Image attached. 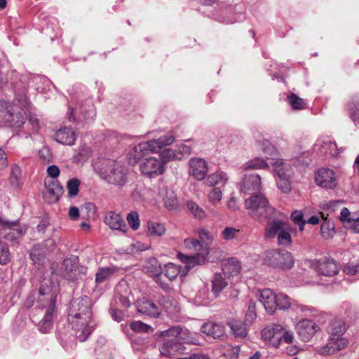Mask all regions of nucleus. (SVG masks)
<instances>
[{"label": "nucleus", "instance_id": "obj_1", "mask_svg": "<svg viewBox=\"0 0 359 359\" xmlns=\"http://www.w3.org/2000/svg\"><path fill=\"white\" fill-rule=\"evenodd\" d=\"M92 317V302L88 297L83 296L72 302L68 319L80 341H86L94 329L95 324Z\"/></svg>", "mask_w": 359, "mask_h": 359}, {"label": "nucleus", "instance_id": "obj_2", "mask_svg": "<svg viewBox=\"0 0 359 359\" xmlns=\"http://www.w3.org/2000/svg\"><path fill=\"white\" fill-rule=\"evenodd\" d=\"M95 170L108 184L118 189L123 188L128 182V169L120 162L106 159L95 166Z\"/></svg>", "mask_w": 359, "mask_h": 359}, {"label": "nucleus", "instance_id": "obj_3", "mask_svg": "<svg viewBox=\"0 0 359 359\" xmlns=\"http://www.w3.org/2000/svg\"><path fill=\"white\" fill-rule=\"evenodd\" d=\"M166 339L160 348L162 355L172 356L178 353H183L185 347L181 341L197 344L198 342L191 337V332L180 327H174L166 331Z\"/></svg>", "mask_w": 359, "mask_h": 359}, {"label": "nucleus", "instance_id": "obj_4", "mask_svg": "<svg viewBox=\"0 0 359 359\" xmlns=\"http://www.w3.org/2000/svg\"><path fill=\"white\" fill-rule=\"evenodd\" d=\"M27 230V226L20 224L18 220L11 221L0 216V238L9 241L12 245H19Z\"/></svg>", "mask_w": 359, "mask_h": 359}, {"label": "nucleus", "instance_id": "obj_5", "mask_svg": "<svg viewBox=\"0 0 359 359\" xmlns=\"http://www.w3.org/2000/svg\"><path fill=\"white\" fill-rule=\"evenodd\" d=\"M245 208L250 210V216L256 220L270 217L275 212L274 208L262 194L253 195L246 199Z\"/></svg>", "mask_w": 359, "mask_h": 359}, {"label": "nucleus", "instance_id": "obj_6", "mask_svg": "<svg viewBox=\"0 0 359 359\" xmlns=\"http://www.w3.org/2000/svg\"><path fill=\"white\" fill-rule=\"evenodd\" d=\"M263 151L266 155V159L271 161L270 163L274 168L276 177H280V175H283L284 177L292 176L291 166L288 163L283 162L282 159L278 158V151L272 144L266 142Z\"/></svg>", "mask_w": 359, "mask_h": 359}, {"label": "nucleus", "instance_id": "obj_7", "mask_svg": "<svg viewBox=\"0 0 359 359\" xmlns=\"http://www.w3.org/2000/svg\"><path fill=\"white\" fill-rule=\"evenodd\" d=\"M264 260L269 266L282 269H290L294 264L292 255L287 251L269 250Z\"/></svg>", "mask_w": 359, "mask_h": 359}, {"label": "nucleus", "instance_id": "obj_8", "mask_svg": "<svg viewBox=\"0 0 359 359\" xmlns=\"http://www.w3.org/2000/svg\"><path fill=\"white\" fill-rule=\"evenodd\" d=\"M86 268L79 265L78 257L71 256L64 259L61 274L66 279L75 281L86 274Z\"/></svg>", "mask_w": 359, "mask_h": 359}, {"label": "nucleus", "instance_id": "obj_9", "mask_svg": "<svg viewBox=\"0 0 359 359\" xmlns=\"http://www.w3.org/2000/svg\"><path fill=\"white\" fill-rule=\"evenodd\" d=\"M0 108H4L7 110L4 114V119L9 123L11 126L20 128L25 123V116L22 111L19 107L11 104L9 102L2 100L0 102Z\"/></svg>", "mask_w": 359, "mask_h": 359}, {"label": "nucleus", "instance_id": "obj_10", "mask_svg": "<svg viewBox=\"0 0 359 359\" xmlns=\"http://www.w3.org/2000/svg\"><path fill=\"white\" fill-rule=\"evenodd\" d=\"M140 170L142 175L153 178L163 174L165 167L157 158L149 157L142 161L140 164Z\"/></svg>", "mask_w": 359, "mask_h": 359}, {"label": "nucleus", "instance_id": "obj_11", "mask_svg": "<svg viewBox=\"0 0 359 359\" xmlns=\"http://www.w3.org/2000/svg\"><path fill=\"white\" fill-rule=\"evenodd\" d=\"M188 166L189 175L196 180H203L208 174V164L203 158L193 157L189 159Z\"/></svg>", "mask_w": 359, "mask_h": 359}, {"label": "nucleus", "instance_id": "obj_12", "mask_svg": "<svg viewBox=\"0 0 359 359\" xmlns=\"http://www.w3.org/2000/svg\"><path fill=\"white\" fill-rule=\"evenodd\" d=\"M143 271L149 276L153 277L156 283H158L163 290H169L170 287L168 283H166L161 280V274L163 269L155 258L149 259L143 266Z\"/></svg>", "mask_w": 359, "mask_h": 359}, {"label": "nucleus", "instance_id": "obj_13", "mask_svg": "<svg viewBox=\"0 0 359 359\" xmlns=\"http://www.w3.org/2000/svg\"><path fill=\"white\" fill-rule=\"evenodd\" d=\"M54 246L55 241L51 238L34 245L29 254L30 259L34 264H42L46 255L53 250Z\"/></svg>", "mask_w": 359, "mask_h": 359}, {"label": "nucleus", "instance_id": "obj_14", "mask_svg": "<svg viewBox=\"0 0 359 359\" xmlns=\"http://www.w3.org/2000/svg\"><path fill=\"white\" fill-rule=\"evenodd\" d=\"M54 246L55 241L51 238L34 245L29 254L30 259L34 264H42L46 255L53 250Z\"/></svg>", "mask_w": 359, "mask_h": 359}, {"label": "nucleus", "instance_id": "obj_15", "mask_svg": "<svg viewBox=\"0 0 359 359\" xmlns=\"http://www.w3.org/2000/svg\"><path fill=\"white\" fill-rule=\"evenodd\" d=\"M42 309H45L44 316L41 322L39 330L43 333L49 332L52 327V320L55 310V297L51 296L42 304Z\"/></svg>", "mask_w": 359, "mask_h": 359}, {"label": "nucleus", "instance_id": "obj_16", "mask_svg": "<svg viewBox=\"0 0 359 359\" xmlns=\"http://www.w3.org/2000/svg\"><path fill=\"white\" fill-rule=\"evenodd\" d=\"M319 330V326L309 319H303L296 325L297 332L304 341H309Z\"/></svg>", "mask_w": 359, "mask_h": 359}, {"label": "nucleus", "instance_id": "obj_17", "mask_svg": "<svg viewBox=\"0 0 359 359\" xmlns=\"http://www.w3.org/2000/svg\"><path fill=\"white\" fill-rule=\"evenodd\" d=\"M104 222L111 230L118 231L123 233H126L128 230L121 214L114 211H108L105 213Z\"/></svg>", "mask_w": 359, "mask_h": 359}, {"label": "nucleus", "instance_id": "obj_18", "mask_svg": "<svg viewBox=\"0 0 359 359\" xmlns=\"http://www.w3.org/2000/svg\"><path fill=\"white\" fill-rule=\"evenodd\" d=\"M177 257L181 262L185 264V269L187 271L196 266L204 265L208 262L206 250L202 253H196L192 256H187L178 252Z\"/></svg>", "mask_w": 359, "mask_h": 359}, {"label": "nucleus", "instance_id": "obj_19", "mask_svg": "<svg viewBox=\"0 0 359 359\" xmlns=\"http://www.w3.org/2000/svg\"><path fill=\"white\" fill-rule=\"evenodd\" d=\"M317 184L325 189H334L337 186L335 174L329 168H321L316 176Z\"/></svg>", "mask_w": 359, "mask_h": 359}, {"label": "nucleus", "instance_id": "obj_20", "mask_svg": "<svg viewBox=\"0 0 359 359\" xmlns=\"http://www.w3.org/2000/svg\"><path fill=\"white\" fill-rule=\"evenodd\" d=\"M316 271L325 276H333L338 273L339 266L337 262L332 259H325L317 261L314 264Z\"/></svg>", "mask_w": 359, "mask_h": 359}, {"label": "nucleus", "instance_id": "obj_21", "mask_svg": "<svg viewBox=\"0 0 359 359\" xmlns=\"http://www.w3.org/2000/svg\"><path fill=\"white\" fill-rule=\"evenodd\" d=\"M261 189V177L257 174L245 175L240 184L242 192L252 194Z\"/></svg>", "mask_w": 359, "mask_h": 359}, {"label": "nucleus", "instance_id": "obj_22", "mask_svg": "<svg viewBox=\"0 0 359 359\" xmlns=\"http://www.w3.org/2000/svg\"><path fill=\"white\" fill-rule=\"evenodd\" d=\"M277 294L270 289H264L259 292V299L266 312L273 314L277 309Z\"/></svg>", "mask_w": 359, "mask_h": 359}, {"label": "nucleus", "instance_id": "obj_23", "mask_svg": "<svg viewBox=\"0 0 359 359\" xmlns=\"http://www.w3.org/2000/svg\"><path fill=\"white\" fill-rule=\"evenodd\" d=\"M283 330V325L280 323H271L266 326L262 331V339L268 342L273 347V342L276 339H278V337L281 334Z\"/></svg>", "mask_w": 359, "mask_h": 359}, {"label": "nucleus", "instance_id": "obj_24", "mask_svg": "<svg viewBox=\"0 0 359 359\" xmlns=\"http://www.w3.org/2000/svg\"><path fill=\"white\" fill-rule=\"evenodd\" d=\"M53 138L60 144L71 146L74 144L76 135L72 128L62 127L54 133Z\"/></svg>", "mask_w": 359, "mask_h": 359}, {"label": "nucleus", "instance_id": "obj_25", "mask_svg": "<svg viewBox=\"0 0 359 359\" xmlns=\"http://www.w3.org/2000/svg\"><path fill=\"white\" fill-rule=\"evenodd\" d=\"M137 308L139 313L151 317H158L160 313L157 306L154 302L144 299L137 302Z\"/></svg>", "mask_w": 359, "mask_h": 359}, {"label": "nucleus", "instance_id": "obj_26", "mask_svg": "<svg viewBox=\"0 0 359 359\" xmlns=\"http://www.w3.org/2000/svg\"><path fill=\"white\" fill-rule=\"evenodd\" d=\"M286 224L285 222L280 219H273L269 222L265 228V237L269 239L277 237Z\"/></svg>", "mask_w": 359, "mask_h": 359}, {"label": "nucleus", "instance_id": "obj_27", "mask_svg": "<svg viewBox=\"0 0 359 359\" xmlns=\"http://www.w3.org/2000/svg\"><path fill=\"white\" fill-rule=\"evenodd\" d=\"M346 345L347 340L342 337L334 339L330 338V341L321 349L320 353L322 354H333L344 348Z\"/></svg>", "mask_w": 359, "mask_h": 359}, {"label": "nucleus", "instance_id": "obj_28", "mask_svg": "<svg viewBox=\"0 0 359 359\" xmlns=\"http://www.w3.org/2000/svg\"><path fill=\"white\" fill-rule=\"evenodd\" d=\"M201 332L214 339H220L225 334L224 327L214 323H204L201 327Z\"/></svg>", "mask_w": 359, "mask_h": 359}, {"label": "nucleus", "instance_id": "obj_29", "mask_svg": "<svg viewBox=\"0 0 359 359\" xmlns=\"http://www.w3.org/2000/svg\"><path fill=\"white\" fill-rule=\"evenodd\" d=\"M117 269L114 266L99 267L95 273V282L96 285H100L109 280L117 272Z\"/></svg>", "mask_w": 359, "mask_h": 359}, {"label": "nucleus", "instance_id": "obj_30", "mask_svg": "<svg viewBox=\"0 0 359 359\" xmlns=\"http://www.w3.org/2000/svg\"><path fill=\"white\" fill-rule=\"evenodd\" d=\"M150 152L148 145L145 142H141L135 145L129 153V161L131 164L136 163L146 154Z\"/></svg>", "mask_w": 359, "mask_h": 359}, {"label": "nucleus", "instance_id": "obj_31", "mask_svg": "<svg viewBox=\"0 0 359 359\" xmlns=\"http://www.w3.org/2000/svg\"><path fill=\"white\" fill-rule=\"evenodd\" d=\"M63 191L62 187L56 182L50 184L45 193V198L48 203H52L58 201Z\"/></svg>", "mask_w": 359, "mask_h": 359}, {"label": "nucleus", "instance_id": "obj_32", "mask_svg": "<svg viewBox=\"0 0 359 359\" xmlns=\"http://www.w3.org/2000/svg\"><path fill=\"white\" fill-rule=\"evenodd\" d=\"M316 147H319V152L322 154H329L332 156H336L338 154L336 144L329 140H319Z\"/></svg>", "mask_w": 359, "mask_h": 359}, {"label": "nucleus", "instance_id": "obj_33", "mask_svg": "<svg viewBox=\"0 0 359 359\" xmlns=\"http://www.w3.org/2000/svg\"><path fill=\"white\" fill-rule=\"evenodd\" d=\"M241 265L235 258H229L222 264V271L226 276H235L240 272Z\"/></svg>", "mask_w": 359, "mask_h": 359}, {"label": "nucleus", "instance_id": "obj_34", "mask_svg": "<svg viewBox=\"0 0 359 359\" xmlns=\"http://www.w3.org/2000/svg\"><path fill=\"white\" fill-rule=\"evenodd\" d=\"M227 325L236 338L244 339L247 337L248 330L246 325L243 323L237 320H231L228 322Z\"/></svg>", "mask_w": 359, "mask_h": 359}, {"label": "nucleus", "instance_id": "obj_35", "mask_svg": "<svg viewBox=\"0 0 359 359\" xmlns=\"http://www.w3.org/2000/svg\"><path fill=\"white\" fill-rule=\"evenodd\" d=\"M184 244L186 248L196 251V253H202L205 250L207 251V255L210 253V248L207 245L202 244L198 239L188 238L184 241Z\"/></svg>", "mask_w": 359, "mask_h": 359}, {"label": "nucleus", "instance_id": "obj_36", "mask_svg": "<svg viewBox=\"0 0 359 359\" xmlns=\"http://www.w3.org/2000/svg\"><path fill=\"white\" fill-rule=\"evenodd\" d=\"M228 180V177L223 172H216L210 175L207 180L206 184L209 187H217V185H224Z\"/></svg>", "mask_w": 359, "mask_h": 359}, {"label": "nucleus", "instance_id": "obj_37", "mask_svg": "<svg viewBox=\"0 0 359 359\" xmlns=\"http://www.w3.org/2000/svg\"><path fill=\"white\" fill-rule=\"evenodd\" d=\"M294 340V332L289 330L287 326L283 325V330L281 331L280 336L278 337V339H276L273 342V348H279L282 341L287 344H292L293 343Z\"/></svg>", "mask_w": 359, "mask_h": 359}, {"label": "nucleus", "instance_id": "obj_38", "mask_svg": "<svg viewBox=\"0 0 359 359\" xmlns=\"http://www.w3.org/2000/svg\"><path fill=\"white\" fill-rule=\"evenodd\" d=\"M187 207L190 213L196 219H203L206 218L207 213L196 203L189 201L187 202Z\"/></svg>", "mask_w": 359, "mask_h": 359}, {"label": "nucleus", "instance_id": "obj_39", "mask_svg": "<svg viewBox=\"0 0 359 359\" xmlns=\"http://www.w3.org/2000/svg\"><path fill=\"white\" fill-rule=\"evenodd\" d=\"M212 291L214 294L218 295L226 287L227 282L222 277V274L216 273L212 280Z\"/></svg>", "mask_w": 359, "mask_h": 359}, {"label": "nucleus", "instance_id": "obj_40", "mask_svg": "<svg viewBox=\"0 0 359 359\" xmlns=\"http://www.w3.org/2000/svg\"><path fill=\"white\" fill-rule=\"evenodd\" d=\"M223 193L220 187H212L207 194L209 203L213 206L220 204Z\"/></svg>", "mask_w": 359, "mask_h": 359}, {"label": "nucleus", "instance_id": "obj_41", "mask_svg": "<svg viewBox=\"0 0 359 359\" xmlns=\"http://www.w3.org/2000/svg\"><path fill=\"white\" fill-rule=\"evenodd\" d=\"M346 331V327L341 321H334L332 323L329 332L331 335L332 339H338L341 337Z\"/></svg>", "mask_w": 359, "mask_h": 359}, {"label": "nucleus", "instance_id": "obj_42", "mask_svg": "<svg viewBox=\"0 0 359 359\" xmlns=\"http://www.w3.org/2000/svg\"><path fill=\"white\" fill-rule=\"evenodd\" d=\"M148 233L152 236H161L165 233V228L163 224L149 221L147 222Z\"/></svg>", "mask_w": 359, "mask_h": 359}, {"label": "nucleus", "instance_id": "obj_43", "mask_svg": "<svg viewBox=\"0 0 359 359\" xmlns=\"http://www.w3.org/2000/svg\"><path fill=\"white\" fill-rule=\"evenodd\" d=\"M165 206L168 210H175L177 208V199L175 193L172 190H167L163 197Z\"/></svg>", "mask_w": 359, "mask_h": 359}, {"label": "nucleus", "instance_id": "obj_44", "mask_svg": "<svg viewBox=\"0 0 359 359\" xmlns=\"http://www.w3.org/2000/svg\"><path fill=\"white\" fill-rule=\"evenodd\" d=\"M291 228L286 224L279 235L277 236L278 243L280 245L287 246L292 243L290 235Z\"/></svg>", "mask_w": 359, "mask_h": 359}, {"label": "nucleus", "instance_id": "obj_45", "mask_svg": "<svg viewBox=\"0 0 359 359\" xmlns=\"http://www.w3.org/2000/svg\"><path fill=\"white\" fill-rule=\"evenodd\" d=\"M9 102L11 103V104H14L15 107H19L20 111H22L23 109H26L29 106V101L25 92L17 93L15 99L13 100V102Z\"/></svg>", "mask_w": 359, "mask_h": 359}, {"label": "nucleus", "instance_id": "obj_46", "mask_svg": "<svg viewBox=\"0 0 359 359\" xmlns=\"http://www.w3.org/2000/svg\"><path fill=\"white\" fill-rule=\"evenodd\" d=\"M180 273V267L175 264L168 263L165 266V276L170 281L174 280Z\"/></svg>", "mask_w": 359, "mask_h": 359}, {"label": "nucleus", "instance_id": "obj_47", "mask_svg": "<svg viewBox=\"0 0 359 359\" xmlns=\"http://www.w3.org/2000/svg\"><path fill=\"white\" fill-rule=\"evenodd\" d=\"M269 168V164L262 158H255L248 161L245 165V169H266Z\"/></svg>", "mask_w": 359, "mask_h": 359}, {"label": "nucleus", "instance_id": "obj_48", "mask_svg": "<svg viewBox=\"0 0 359 359\" xmlns=\"http://www.w3.org/2000/svg\"><path fill=\"white\" fill-rule=\"evenodd\" d=\"M344 272L348 276H355L359 273V259L346 263L343 269Z\"/></svg>", "mask_w": 359, "mask_h": 359}, {"label": "nucleus", "instance_id": "obj_49", "mask_svg": "<svg viewBox=\"0 0 359 359\" xmlns=\"http://www.w3.org/2000/svg\"><path fill=\"white\" fill-rule=\"evenodd\" d=\"M80 181L76 178H72L67 182V189L69 197H75L79 191Z\"/></svg>", "mask_w": 359, "mask_h": 359}, {"label": "nucleus", "instance_id": "obj_50", "mask_svg": "<svg viewBox=\"0 0 359 359\" xmlns=\"http://www.w3.org/2000/svg\"><path fill=\"white\" fill-rule=\"evenodd\" d=\"M161 159L160 161L163 163V165L169 161L178 160L179 157H177L175 150L172 149H165L162 151L160 155Z\"/></svg>", "mask_w": 359, "mask_h": 359}, {"label": "nucleus", "instance_id": "obj_51", "mask_svg": "<svg viewBox=\"0 0 359 359\" xmlns=\"http://www.w3.org/2000/svg\"><path fill=\"white\" fill-rule=\"evenodd\" d=\"M197 233L198 235V240L201 241V243L207 245V246L209 247V245L214 240L213 234L205 229H200L197 230Z\"/></svg>", "mask_w": 359, "mask_h": 359}, {"label": "nucleus", "instance_id": "obj_52", "mask_svg": "<svg viewBox=\"0 0 359 359\" xmlns=\"http://www.w3.org/2000/svg\"><path fill=\"white\" fill-rule=\"evenodd\" d=\"M11 253L7 243L0 242V264L4 265L11 261Z\"/></svg>", "mask_w": 359, "mask_h": 359}, {"label": "nucleus", "instance_id": "obj_53", "mask_svg": "<svg viewBox=\"0 0 359 359\" xmlns=\"http://www.w3.org/2000/svg\"><path fill=\"white\" fill-rule=\"evenodd\" d=\"M127 222L130 226V228L136 231L139 229L140 225V220L139 217V214L135 211H132L129 212L126 217Z\"/></svg>", "mask_w": 359, "mask_h": 359}, {"label": "nucleus", "instance_id": "obj_54", "mask_svg": "<svg viewBox=\"0 0 359 359\" xmlns=\"http://www.w3.org/2000/svg\"><path fill=\"white\" fill-rule=\"evenodd\" d=\"M293 222L299 226L301 231L304 229L306 222L304 219V214L301 210H294L291 215Z\"/></svg>", "mask_w": 359, "mask_h": 359}, {"label": "nucleus", "instance_id": "obj_55", "mask_svg": "<svg viewBox=\"0 0 359 359\" xmlns=\"http://www.w3.org/2000/svg\"><path fill=\"white\" fill-rule=\"evenodd\" d=\"M349 116L354 121H359V101L357 100H351L348 104Z\"/></svg>", "mask_w": 359, "mask_h": 359}, {"label": "nucleus", "instance_id": "obj_56", "mask_svg": "<svg viewBox=\"0 0 359 359\" xmlns=\"http://www.w3.org/2000/svg\"><path fill=\"white\" fill-rule=\"evenodd\" d=\"M290 177H284L283 175H280V177H276L278 187L284 193H288L291 190Z\"/></svg>", "mask_w": 359, "mask_h": 359}, {"label": "nucleus", "instance_id": "obj_57", "mask_svg": "<svg viewBox=\"0 0 359 359\" xmlns=\"http://www.w3.org/2000/svg\"><path fill=\"white\" fill-rule=\"evenodd\" d=\"M277 309L285 310L291 306L292 302L290 297L284 294H277Z\"/></svg>", "mask_w": 359, "mask_h": 359}, {"label": "nucleus", "instance_id": "obj_58", "mask_svg": "<svg viewBox=\"0 0 359 359\" xmlns=\"http://www.w3.org/2000/svg\"><path fill=\"white\" fill-rule=\"evenodd\" d=\"M130 327L133 331L139 332H149L153 331L151 326L141 321H133L130 323Z\"/></svg>", "mask_w": 359, "mask_h": 359}, {"label": "nucleus", "instance_id": "obj_59", "mask_svg": "<svg viewBox=\"0 0 359 359\" xmlns=\"http://www.w3.org/2000/svg\"><path fill=\"white\" fill-rule=\"evenodd\" d=\"M240 230L234 227H226L221 233L222 238L225 241H231L235 239Z\"/></svg>", "mask_w": 359, "mask_h": 359}, {"label": "nucleus", "instance_id": "obj_60", "mask_svg": "<svg viewBox=\"0 0 359 359\" xmlns=\"http://www.w3.org/2000/svg\"><path fill=\"white\" fill-rule=\"evenodd\" d=\"M175 150L177 157H179L178 160L183 159L184 156L190 155L191 152V147L184 143L177 144Z\"/></svg>", "mask_w": 359, "mask_h": 359}, {"label": "nucleus", "instance_id": "obj_61", "mask_svg": "<svg viewBox=\"0 0 359 359\" xmlns=\"http://www.w3.org/2000/svg\"><path fill=\"white\" fill-rule=\"evenodd\" d=\"M321 233L325 238L332 237L334 233V226L328 221H324L320 227Z\"/></svg>", "mask_w": 359, "mask_h": 359}, {"label": "nucleus", "instance_id": "obj_62", "mask_svg": "<svg viewBox=\"0 0 359 359\" xmlns=\"http://www.w3.org/2000/svg\"><path fill=\"white\" fill-rule=\"evenodd\" d=\"M146 143L148 145L149 150L151 153H158L163 147H165L159 138L147 141Z\"/></svg>", "mask_w": 359, "mask_h": 359}, {"label": "nucleus", "instance_id": "obj_63", "mask_svg": "<svg viewBox=\"0 0 359 359\" xmlns=\"http://www.w3.org/2000/svg\"><path fill=\"white\" fill-rule=\"evenodd\" d=\"M290 104L294 109H301L304 105V100L295 94H291L287 97Z\"/></svg>", "mask_w": 359, "mask_h": 359}, {"label": "nucleus", "instance_id": "obj_64", "mask_svg": "<svg viewBox=\"0 0 359 359\" xmlns=\"http://www.w3.org/2000/svg\"><path fill=\"white\" fill-rule=\"evenodd\" d=\"M161 304L164 307L165 310L168 313H172L175 310V304L177 302L170 297H163L161 300Z\"/></svg>", "mask_w": 359, "mask_h": 359}]
</instances>
